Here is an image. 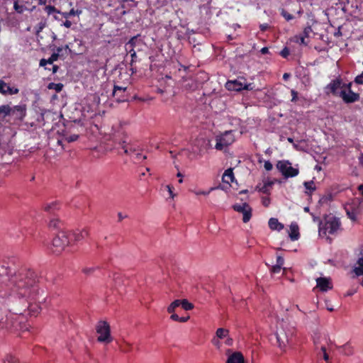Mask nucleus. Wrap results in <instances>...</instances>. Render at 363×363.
Returning a JSON list of instances; mask_svg holds the SVG:
<instances>
[{
  "label": "nucleus",
  "mask_w": 363,
  "mask_h": 363,
  "mask_svg": "<svg viewBox=\"0 0 363 363\" xmlns=\"http://www.w3.org/2000/svg\"><path fill=\"white\" fill-rule=\"evenodd\" d=\"M340 225L341 223L338 218L333 216H328L325 218L323 227L320 228L319 233L320 235L322 233L325 235H326V233L334 235L340 229Z\"/></svg>",
  "instance_id": "obj_1"
},
{
  "label": "nucleus",
  "mask_w": 363,
  "mask_h": 363,
  "mask_svg": "<svg viewBox=\"0 0 363 363\" xmlns=\"http://www.w3.org/2000/svg\"><path fill=\"white\" fill-rule=\"evenodd\" d=\"M96 333L99 334L97 340L100 342L106 344L112 342L113 338L111 335V328L109 324L106 321L101 320L96 327Z\"/></svg>",
  "instance_id": "obj_2"
},
{
  "label": "nucleus",
  "mask_w": 363,
  "mask_h": 363,
  "mask_svg": "<svg viewBox=\"0 0 363 363\" xmlns=\"http://www.w3.org/2000/svg\"><path fill=\"white\" fill-rule=\"evenodd\" d=\"M70 243L67 233L65 230H60L54 238L52 245L55 248V252H61Z\"/></svg>",
  "instance_id": "obj_3"
},
{
  "label": "nucleus",
  "mask_w": 363,
  "mask_h": 363,
  "mask_svg": "<svg viewBox=\"0 0 363 363\" xmlns=\"http://www.w3.org/2000/svg\"><path fill=\"white\" fill-rule=\"evenodd\" d=\"M216 149L223 150L235 142V137L233 131H225L220 135L216 137Z\"/></svg>",
  "instance_id": "obj_4"
},
{
  "label": "nucleus",
  "mask_w": 363,
  "mask_h": 363,
  "mask_svg": "<svg viewBox=\"0 0 363 363\" xmlns=\"http://www.w3.org/2000/svg\"><path fill=\"white\" fill-rule=\"evenodd\" d=\"M277 167L286 177H293L298 174V169L293 167L288 161H279Z\"/></svg>",
  "instance_id": "obj_5"
},
{
  "label": "nucleus",
  "mask_w": 363,
  "mask_h": 363,
  "mask_svg": "<svg viewBox=\"0 0 363 363\" xmlns=\"http://www.w3.org/2000/svg\"><path fill=\"white\" fill-rule=\"evenodd\" d=\"M228 90L232 91H241L243 89L251 90L252 89V84L245 83V80L236 79L234 81H228L225 85Z\"/></svg>",
  "instance_id": "obj_6"
},
{
  "label": "nucleus",
  "mask_w": 363,
  "mask_h": 363,
  "mask_svg": "<svg viewBox=\"0 0 363 363\" xmlns=\"http://www.w3.org/2000/svg\"><path fill=\"white\" fill-rule=\"evenodd\" d=\"M351 84L346 85L344 90L340 92V96L343 99L345 103H353L359 100V96L358 94L353 92L350 89Z\"/></svg>",
  "instance_id": "obj_7"
},
{
  "label": "nucleus",
  "mask_w": 363,
  "mask_h": 363,
  "mask_svg": "<svg viewBox=\"0 0 363 363\" xmlns=\"http://www.w3.org/2000/svg\"><path fill=\"white\" fill-rule=\"evenodd\" d=\"M315 281L316 286L313 290L318 289L321 292H326L331 290L333 287L332 279L330 277H321L317 278Z\"/></svg>",
  "instance_id": "obj_8"
},
{
  "label": "nucleus",
  "mask_w": 363,
  "mask_h": 363,
  "mask_svg": "<svg viewBox=\"0 0 363 363\" xmlns=\"http://www.w3.org/2000/svg\"><path fill=\"white\" fill-rule=\"evenodd\" d=\"M233 208L235 211L243 214L242 220L244 223H247L250 220L252 208L247 203H243L242 204H235Z\"/></svg>",
  "instance_id": "obj_9"
},
{
  "label": "nucleus",
  "mask_w": 363,
  "mask_h": 363,
  "mask_svg": "<svg viewBox=\"0 0 363 363\" xmlns=\"http://www.w3.org/2000/svg\"><path fill=\"white\" fill-rule=\"evenodd\" d=\"M347 84H342L341 80L335 79L332 81L326 87L330 92L334 95L340 96L341 90H344Z\"/></svg>",
  "instance_id": "obj_10"
},
{
  "label": "nucleus",
  "mask_w": 363,
  "mask_h": 363,
  "mask_svg": "<svg viewBox=\"0 0 363 363\" xmlns=\"http://www.w3.org/2000/svg\"><path fill=\"white\" fill-rule=\"evenodd\" d=\"M275 335L279 347L284 349L289 342V335L283 328L277 329Z\"/></svg>",
  "instance_id": "obj_11"
},
{
  "label": "nucleus",
  "mask_w": 363,
  "mask_h": 363,
  "mask_svg": "<svg viewBox=\"0 0 363 363\" xmlns=\"http://www.w3.org/2000/svg\"><path fill=\"white\" fill-rule=\"evenodd\" d=\"M357 261L352 272H363V245L356 251Z\"/></svg>",
  "instance_id": "obj_12"
},
{
  "label": "nucleus",
  "mask_w": 363,
  "mask_h": 363,
  "mask_svg": "<svg viewBox=\"0 0 363 363\" xmlns=\"http://www.w3.org/2000/svg\"><path fill=\"white\" fill-rule=\"evenodd\" d=\"M17 110L20 111V116H22V111L23 109L20 106L10 107L9 105H3L0 106V119L4 118L7 116L11 115V112Z\"/></svg>",
  "instance_id": "obj_13"
},
{
  "label": "nucleus",
  "mask_w": 363,
  "mask_h": 363,
  "mask_svg": "<svg viewBox=\"0 0 363 363\" xmlns=\"http://www.w3.org/2000/svg\"><path fill=\"white\" fill-rule=\"evenodd\" d=\"M19 92L18 89L10 86L3 80H0V93L3 95H13Z\"/></svg>",
  "instance_id": "obj_14"
},
{
  "label": "nucleus",
  "mask_w": 363,
  "mask_h": 363,
  "mask_svg": "<svg viewBox=\"0 0 363 363\" xmlns=\"http://www.w3.org/2000/svg\"><path fill=\"white\" fill-rule=\"evenodd\" d=\"M226 363H245L244 356L240 352H235L228 357Z\"/></svg>",
  "instance_id": "obj_15"
},
{
  "label": "nucleus",
  "mask_w": 363,
  "mask_h": 363,
  "mask_svg": "<svg viewBox=\"0 0 363 363\" xmlns=\"http://www.w3.org/2000/svg\"><path fill=\"white\" fill-rule=\"evenodd\" d=\"M289 236L291 240H297L299 238L298 226L296 223H291Z\"/></svg>",
  "instance_id": "obj_16"
},
{
  "label": "nucleus",
  "mask_w": 363,
  "mask_h": 363,
  "mask_svg": "<svg viewBox=\"0 0 363 363\" xmlns=\"http://www.w3.org/2000/svg\"><path fill=\"white\" fill-rule=\"evenodd\" d=\"M269 227L272 230L280 231L284 229V225L279 222L278 219L271 218L268 222Z\"/></svg>",
  "instance_id": "obj_17"
},
{
  "label": "nucleus",
  "mask_w": 363,
  "mask_h": 363,
  "mask_svg": "<svg viewBox=\"0 0 363 363\" xmlns=\"http://www.w3.org/2000/svg\"><path fill=\"white\" fill-rule=\"evenodd\" d=\"M89 235V231L86 228L82 229L81 230H77V231L73 232L74 240L77 242L84 239L85 238L88 237Z\"/></svg>",
  "instance_id": "obj_18"
},
{
  "label": "nucleus",
  "mask_w": 363,
  "mask_h": 363,
  "mask_svg": "<svg viewBox=\"0 0 363 363\" xmlns=\"http://www.w3.org/2000/svg\"><path fill=\"white\" fill-rule=\"evenodd\" d=\"M234 179L235 178L233 169H228L227 170H225L222 177L223 182L230 184V183L233 182Z\"/></svg>",
  "instance_id": "obj_19"
},
{
  "label": "nucleus",
  "mask_w": 363,
  "mask_h": 363,
  "mask_svg": "<svg viewBox=\"0 0 363 363\" xmlns=\"http://www.w3.org/2000/svg\"><path fill=\"white\" fill-rule=\"evenodd\" d=\"M63 223L62 220H60L59 218L56 216H53L50 218L49 221V227L52 228H61L62 226Z\"/></svg>",
  "instance_id": "obj_20"
},
{
  "label": "nucleus",
  "mask_w": 363,
  "mask_h": 363,
  "mask_svg": "<svg viewBox=\"0 0 363 363\" xmlns=\"http://www.w3.org/2000/svg\"><path fill=\"white\" fill-rule=\"evenodd\" d=\"M58 57H59V54L58 53H53L48 60L42 59L40 61V66L44 67L47 64H50L51 65L55 61H56L58 59Z\"/></svg>",
  "instance_id": "obj_21"
},
{
  "label": "nucleus",
  "mask_w": 363,
  "mask_h": 363,
  "mask_svg": "<svg viewBox=\"0 0 363 363\" xmlns=\"http://www.w3.org/2000/svg\"><path fill=\"white\" fill-rule=\"evenodd\" d=\"M59 205L56 202H52L45 206L44 209L49 213H53L56 211L59 210Z\"/></svg>",
  "instance_id": "obj_22"
},
{
  "label": "nucleus",
  "mask_w": 363,
  "mask_h": 363,
  "mask_svg": "<svg viewBox=\"0 0 363 363\" xmlns=\"http://www.w3.org/2000/svg\"><path fill=\"white\" fill-rule=\"evenodd\" d=\"M345 211L347 212L348 217L352 220H356L357 215V210L353 209L351 206H345Z\"/></svg>",
  "instance_id": "obj_23"
},
{
  "label": "nucleus",
  "mask_w": 363,
  "mask_h": 363,
  "mask_svg": "<svg viewBox=\"0 0 363 363\" xmlns=\"http://www.w3.org/2000/svg\"><path fill=\"white\" fill-rule=\"evenodd\" d=\"M229 335V330L223 328L217 329L216 335L219 339H224Z\"/></svg>",
  "instance_id": "obj_24"
},
{
  "label": "nucleus",
  "mask_w": 363,
  "mask_h": 363,
  "mask_svg": "<svg viewBox=\"0 0 363 363\" xmlns=\"http://www.w3.org/2000/svg\"><path fill=\"white\" fill-rule=\"evenodd\" d=\"M82 13L81 11L74 10V9H71L69 12H60V14L66 19L70 18L72 16L77 15L79 16Z\"/></svg>",
  "instance_id": "obj_25"
},
{
  "label": "nucleus",
  "mask_w": 363,
  "mask_h": 363,
  "mask_svg": "<svg viewBox=\"0 0 363 363\" xmlns=\"http://www.w3.org/2000/svg\"><path fill=\"white\" fill-rule=\"evenodd\" d=\"M170 318L174 321L185 323L189 319V316L180 318L177 314L172 313V314L170 316Z\"/></svg>",
  "instance_id": "obj_26"
},
{
  "label": "nucleus",
  "mask_w": 363,
  "mask_h": 363,
  "mask_svg": "<svg viewBox=\"0 0 363 363\" xmlns=\"http://www.w3.org/2000/svg\"><path fill=\"white\" fill-rule=\"evenodd\" d=\"M180 306H182V308L185 311H189L193 309L194 305L189 303L186 299H183L180 301Z\"/></svg>",
  "instance_id": "obj_27"
},
{
  "label": "nucleus",
  "mask_w": 363,
  "mask_h": 363,
  "mask_svg": "<svg viewBox=\"0 0 363 363\" xmlns=\"http://www.w3.org/2000/svg\"><path fill=\"white\" fill-rule=\"evenodd\" d=\"M180 306V300H175L167 308V312L169 313H172L175 308L179 307Z\"/></svg>",
  "instance_id": "obj_28"
},
{
  "label": "nucleus",
  "mask_w": 363,
  "mask_h": 363,
  "mask_svg": "<svg viewBox=\"0 0 363 363\" xmlns=\"http://www.w3.org/2000/svg\"><path fill=\"white\" fill-rule=\"evenodd\" d=\"M13 8L18 13H23L26 10H27V8L24 5L19 4L18 1L14 2Z\"/></svg>",
  "instance_id": "obj_29"
},
{
  "label": "nucleus",
  "mask_w": 363,
  "mask_h": 363,
  "mask_svg": "<svg viewBox=\"0 0 363 363\" xmlns=\"http://www.w3.org/2000/svg\"><path fill=\"white\" fill-rule=\"evenodd\" d=\"M284 264V259L281 257H277V264L273 267V272L281 270V266Z\"/></svg>",
  "instance_id": "obj_30"
},
{
  "label": "nucleus",
  "mask_w": 363,
  "mask_h": 363,
  "mask_svg": "<svg viewBox=\"0 0 363 363\" xmlns=\"http://www.w3.org/2000/svg\"><path fill=\"white\" fill-rule=\"evenodd\" d=\"M19 106L23 109V111H22V116H20V111H18L17 110H16L13 112H11V115L14 116L18 119L22 120L26 116V107L25 106Z\"/></svg>",
  "instance_id": "obj_31"
},
{
  "label": "nucleus",
  "mask_w": 363,
  "mask_h": 363,
  "mask_svg": "<svg viewBox=\"0 0 363 363\" xmlns=\"http://www.w3.org/2000/svg\"><path fill=\"white\" fill-rule=\"evenodd\" d=\"M342 352L347 356L353 354V348L349 344H346L342 347Z\"/></svg>",
  "instance_id": "obj_32"
},
{
  "label": "nucleus",
  "mask_w": 363,
  "mask_h": 363,
  "mask_svg": "<svg viewBox=\"0 0 363 363\" xmlns=\"http://www.w3.org/2000/svg\"><path fill=\"white\" fill-rule=\"evenodd\" d=\"M48 88L50 89H55L57 92H60L62 91L63 88V85L61 83L55 84V83H50L48 85Z\"/></svg>",
  "instance_id": "obj_33"
},
{
  "label": "nucleus",
  "mask_w": 363,
  "mask_h": 363,
  "mask_svg": "<svg viewBox=\"0 0 363 363\" xmlns=\"http://www.w3.org/2000/svg\"><path fill=\"white\" fill-rule=\"evenodd\" d=\"M40 307L37 305H30L28 310L33 315H36L39 313Z\"/></svg>",
  "instance_id": "obj_34"
},
{
  "label": "nucleus",
  "mask_w": 363,
  "mask_h": 363,
  "mask_svg": "<svg viewBox=\"0 0 363 363\" xmlns=\"http://www.w3.org/2000/svg\"><path fill=\"white\" fill-rule=\"evenodd\" d=\"M303 185H304L306 189L308 191H312L315 189V184L313 181L305 182L303 183Z\"/></svg>",
  "instance_id": "obj_35"
},
{
  "label": "nucleus",
  "mask_w": 363,
  "mask_h": 363,
  "mask_svg": "<svg viewBox=\"0 0 363 363\" xmlns=\"http://www.w3.org/2000/svg\"><path fill=\"white\" fill-rule=\"evenodd\" d=\"M45 12L48 14V15H50L53 13H60V11H57L56 9V8L55 6H46L45 7Z\"/></svg>",
  "instance_id": "obj_36"
},
{
  "label": "nucleus",
  "mask_w": 363,
  "mask_h": 363,
  "mask_svg": "<svg viewBox=\"0 0 363 363\" xmlns=\"http://www.w3.org/2000/svg\"><path fill=\"white\" fill-rule=\"evenodd\" d=\"M126 87L119 86H114L113 89V96H116L118 93H123L126 90Z\"/></svg>",
  "instance_id": "obj_37"
},
{
  "label": "nucleus",
  "mask_w": 363,
  "mask_h": 363,
  "mask_svg": "<svg viewBox=\"0 0 363 363\" xmlns=\"http://www.w3.org/2000/svg\"><path fill=\"white\" fill-rule=\"evenodd\" d=\"M4 363H18L15 357L12 355H7L4 361Z\"/></svg>",
  "instance_id": "obj_38"
},
{
  "label": "nucleus",
  "mask_w": 363,
  "mask_h": 363,
  "mask_svg": "<svg viewBox=\"0 0 363 363\" xmlns=\"http://www.w3.org/2000/svg\"><path fill=\"white\" fill-rule=\"evenodd\" d=\"M216 188L214 187H211L208 191H194V193L196 194V195H204V196H207L209 194V193L214 190Z\"/></svg>",
  "instance_id": "obj_39"
},
{
  "label": "nucleus",
  "mask_w": 363,
  "mask_h": 363,
  "mask_svg": "<svg viewBox=\"0 0 363 363\" xmlns=\"http://www.w3.org/2000/svg\"><path fill=\"white\" fill-rule=\"evenodd\" d=\"M281 15L283 16V17L286 20V21H291L294 18V16H292L291 14L289 13L287 11H286L285 10H282L281 11Z\"/></svg>",
  "instance_id": "obj_40"
},
{
  "label": "nucleus",
  "mask_w": 363,
  "mask_h": 363,
  "mask_svg": "<svg viewBox=\"0 0 363 363\" xmlns=\"http://www.w3.org/2000/svg\"><path fill=\"white\" fill-rule=\"evenodd\" d=\"M78 138H79L78 135L74 134L70 136L66 137L65 140L68 143H72V142L77 140Z\"/></svg>",
  "instance_id": "obj_41"
},
{
  "label": "nucleus",
  "mask_w": 363,
  "mask_h": 363,
  "mask_svg": "<svg viewBox=\"0 0 363 363\" xmlns=\"http://www.w3.org/2000/svg\"><path fill=\"white\" fill-rule=\"evenodd\" d=\"M320 350L323 352V357L325 361H328L329 359V356L326 352V348L325 346H322L320 347Z\"/></svg>",
  "instance_id": "obj_42"
},
{
  "label": "nucleus",
  "mask_w": 363,
  "mask_h": 363,
  "mask_svg": "<svg viewBox=\"0 0 363 363\" xmlns=\"http://www.w3.org/2000/svg\"><path fill=\"white\" fill-rule=\"evenodd\" d=\"M103 268L101 267V266L100 265H95L94 267H89V269H87V272H93V271H100V270H102Z\"/></svg>",
  "instance_id": "obj_43"
},
{
  "label": "nucleus",
  "mask_w": 363,
  "mask_h": 363,
  "mask_svg": "<svg viewBox=\"0 0 363 363\" xmlns=\"http://www.w3.org/2000/svg\"><path fill=\"white\" fill-rule=\"evenodd\" d=\"M3 270H9V271L15 270L16 271L17 269L12 268L11 266H6V265L0 263V272L3 271Z\"/></svg>",
  "instance_id": "obj_44"
},
{
  "label": "nucleus",
  "mask_w": 363,
  "mask_h": 363,
  "mask_svg": "<svg viewBox=\"0 0 363 363\" xmlns=\"http://www.w3.org/2000/svg\"><path fill=\"white\" fill-rule=\"evenodd\" d=\"M212 344L217 347L218 348H220V342L219 341V338H218L216 336L212 339Z\"/></svg>",
  "instance_id": "obj_45"
},
{
  "label": "nucleus",
  "mask_w": 363,
  "mask_h": 363,
  "mask_svg": "<svg viewBox=\"0 0 363 363\" xmlns=\"http://www.w3.org/2000/svg\"><path fill=\"white\" fill-rule=\"evenodd\" d=\"M354 82L359 84H363V72L360 75L356 77Z\"/></svg>",
  "instance_id": "obj_46"
},
{
  "label": "nucleus",
  "mask_w": 363,
  "mask_h": 363,
  "mask_svg": "<svg viewBox=\"0 0 363 363\" xmlns=\"http://www.w3.org/2000/svg\"><path fill=\"white\" fill-rule=\"evenodd\" d=\"M264 167L267 171L272 170L273 167L272 164L269 161H265Z\"/></svg>",
  "instance_id": "obj_47"
},
{
  "label": "nucleus",
  "mask_w": 363,
  "mask_h": 363,
  "mask_svg": "<svg viewBox=\"0 0 363 363\" xmlns=\"http://www.w3.org/2000/svg\"><path fill=\"white\" fill-rule=\"evenodd\" d=\"M137 40V37H133L132 38L128 43L127 45L130 47V48H133L135 46V41Z\"/></svg>",
  "instance_id": "obj_48"
},
{
  "label": "nucleus",
  "mask_w": 363,
  "mask_h": 363,
  "mask_svg": "<svg viewBox=\"0 0 363 363\" xmlns=\"http://www.w3.org/2000/svg\"><path fill=\"white\" fill-rule=\"evenodd\" d=\"M291 96H292L291 101H293V102L296 101L297 98H298V93H297V91H296L295 90L292 89L291 91Z\"/></svg>",
  "instance_id": "obj_49"
},
{
  "label": "nucleus",
  "mask_w": 363,
  "mask_h": 363,
  "mask_svg": "<svg viewBox=\"0 0 363 363\" xmlns=\"http://www.w3.org/2000/svg\"><path fill=\"white\" fill-rule=\"evenodd\" d=\"M289 55V50L287 48H284L281 52V55L283 57H286L288 55Z\"/></svg>",
  "instance_id": "obj_50"
},
{
  "label": "nucleus",
  "mask_w": 363,
  "mask_h": 363,
  "mask_svg": "<svg viewBox=\"0 0 363 363\" xmlns=\"http://www.w3.org/2000/svg\"><path fill=\"white\" fill-rule=\"evenodd\" d=\"M166 188L168 190L170 197L172 199H174L176 195L172 191V187L170 185H167V186H166Z\"/></svg>",
  "instance_id": "obj_51"
},
{
  "label": "nucleus",
  "mask_w": 363,
  "mask_h": 363,
  "mask_svg": "<svg viewBox=\"0 0 363 363\" xmlns=\"http://www.w3.org/2000/svg\"><path fill=\"white\" fill-rule=\"evenodd\" d=\"M116 98V100L118 101H124L126 100V99L125 98V96L123 95H122L121 94L118 93V95L116 96H115Z\"/></svg>",
  "instance_id": "obj_52"
},
{
  "label": "nucleus",
  "mask_w": 363,
  "mask_h": 363,
  "mask_svg": "<svg viewBox=\"0 0 363 363\" xmlns=\"http://www.w3.org/2000/svg\"><path fill=\"white\" fill-rule=\"evenodd\" d=\"M305 38L306 36L303 35L300 36L297 42L299 43L300 44L307 45V43L305 41Z\"/></svg>",
  "instance_id": "obj_53"
},
{
  "label": "nucleus",
  "mask_w": 363,
  "mask_h": 363,
  "mask_svg": "<svg viewBox=\"0 0 363 363\" xmlns=\"http://www.w3.org/2000/svg\"><path fill=\"white\" fill-rule=\"evenodd\" d=\"M62 25L64 26L65 27L69 28L72 26V23L70 21L67 19L65 22H63V23Z\"/></svg>",
  "instance_id": "obj_54"
},
{
  "label": "nucleus",
  "mask_w": 363,
  "mask_h": 363,
  "mask_svg": "<svg viewBox=\"0 0 363 363\" xmlns=\"http://www.w3.org/2000/svg\"><path fill=\"white\" fill-rule=\"evenodd\" d=\"M270 203V200L269 198H263L262 199V204L264 206H268Z\"/></svg>",
  "instance_id": "obj_55"
},
{
  "label": "nucleus",
  "mask_w": 363,
  "mask_h": 363,
  "mask_svg": "<svg viewBox=\"0 0 363 363\" xmlns=\"http://www.w3.org/2000/svg\"><path fill=\"white\" fill-rule=\"evenodd\" d=\"M356 293V291L354 290V289H350L348 290L346 294H345V296H352V295H354V294Z\"/></svg>",
  "instance_id": "obj_56"
},
{
  "label": "nucleus",
  "mask_w": 363,
  "mask_h": 363,
  "mask_svg": "<svg viewBox=\"0 0 363 363\" xmlns=\"http://www.w3.org/2000/svg\"><path fill=\"white\" fill-rule=\"evenodd\" d=\"M259 28L262 31H264L269 28V25L267 23H263L259 26Z\"/></svg>",
  "instance_id": "obj_57"
},
{
  "label": "nucleus",
  "mask_w": 363,
  "mask_h": 363,
  "mask_svg": "<svg viewBox=\"0 0 363 363\" xmlns=\"http://www.w3.org/2000/svg\"><path fill=\"white\" fill-rule=\"evenodd\" d=\"M225 344L227 345H232L233 342V340L232 338L229 337L228 336L227 337V339L225 340Z\"/></svg>",
  "instance_id": "obj_58"
},
{
  "label": "nucleus",
  "mask_w": 363,
  "mask_h": 363,
  "mask_svg": "<svg viewBox=\"0 0 363 363\" xmlns=\"http://www.w3.org/2000/svg\"><path fill=\"white\" fill-rule=\"evenodd\" d=\"M129 52L130 53L132 60H133V59L136 57V52L133 48H131Z\"/></svg>",
  "instance_id": "obj_59"
},
{
  "label": "nucleus",
  "mask_w": 363,
  "mask_h": 363,
  "mask_svg": "<svg viewBox=\"0 0 363 363\" xmlns=\"http://www.w3.org/2000/svg\"><path fill=\"white\" fill-rule=\"evenodd\" d=\"M268 51H269V49H268V48H267V47L262 48L261 49V50H260V52H262V54H264H264L268 53Z\"/></svg>",
  "instance_id": "obj_60"
},
{
  "label": "nucleus",
  "mask_w": 363,
  "mask_h": 363,
  "mask_svg": "<svg viewBox=\"0 0 363 363\" xmlns=\"http://www.w3.org/2000/svg\"><path fill=\"white\" fill-rule=\"evenodd\" d=\"M135 157H136V158H137V159H138V160H139V159H140V158H143V160H145V159L147 158V157H146V156H145V155H144V156H143L140 153H137V154L135 155Z\"/></svg>",
  "instance_id": "obj_61"
},
{
  "label": "nucleus",
  "mask_w": 363,
  "mask_h": 363,
  "mask_svg": "<svg viewBox=\"0 0 363 363\" xmlns=\"http://www.w3.org/2000/svg\"><path fill=\"white\" fill-rule=\"evenodd\" d=\"M326 308H327V310L332 312L334 311V308L328 303V301H326Z\"/></svg>",
  "instance_id": "obj_62"
},
{
  "label": "nucleus",
  "mask_w": 363,
  "mask_h": 363,
  "mask_svg": "<svg viewBox=\"0 0 363 363\" xmlns=\"http://www.w3.org/2000/svg\"><path fill=\"white\" fill-rule=\"evenodd\" d=\"M358 190L361 193V194L363 196V184H361L358 186Z\"/></svg>",
  "instance_id": "obj_63"
},
{
  "label": "nucleus",
  "mask_w": 363,
  "mask_h": 363,
  "mask_svg": "<svg viewBox=\"0 0 363 363\" xmlns=\"http://www.w3.org/2000/svg\"><path fill=\"white\" fill-rule=\"evenodd\" d=\"M359 161L360 164H362L363 166V155H361L359 156Z\"/></svg>",
  "instance_id": "obj_64"
}]
</instances>
